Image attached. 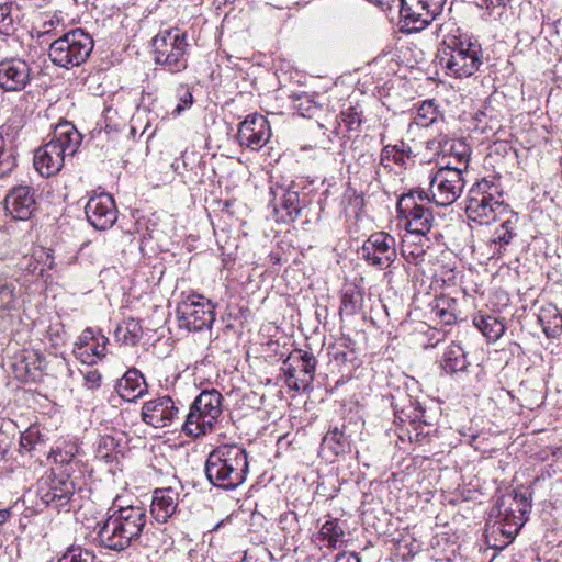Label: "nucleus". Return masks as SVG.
<instances>
[{"label":"nucleus","instance_id":"21","mask_svg":"<svg viewBox=\"0 0 562 562\" xmlns=\"http://www.w3.org/2000/svg\"><path fill=\"white\" fill-rule=\"evenodd\" d=\"M430 246L431 240L428 234L406 232L402 240L401 254L408 263L417 266L424 262Z\"/></svg>","mask_w":562,"mask_h":562},{"label":"nucleus","instance_id":"48","mask_svg":"<svg viewBox=\"0 0 562 562\" xmlns=\"http://www.w3.org/2000/svg\"><path fill=\"white\" fill-rule=\"evenodd\" d=\"M98 337V333L94 331L93 328H86L79 337L78 342H76V347L78 346H91V342L95 340Z\"/></svg>","mask_w":562,"mask_h":562},{"label":"nucleus","instance_id":"18","mask_svg":"<svg viewBox=\"0 0 562 562\" xmlns=\"http://www.w3.org/2000/svg\"><path fill=\"white\" fill-rule=\"evenodd\" d=\"M32 79V67L22 58L0 61V88L4 91H21Z\"/></svg>","mask_w":562,"mask_h":562},{"label":"nucleus","instance_id":"38","mask_svg":"<svg viewBox=\"0 0 562 562\" xmlns=\"http://www.w3.org/2000/svg\"><path fill=\"white\" fill-rule=\"evenodd\" d=\"M92 558V553L88 550H82L81 548H69L57 562H90Z\"/></svg>","mask_w":562,"mask_h":562},{"label":"nucleus","instance_id":"41","mask_svg":"<svg viewBox=\"0 0 562 562\" xmlns=\"http://www.w3.org/2000/svg\"><path fill=\"white\" fill-rule=\"evenodd\" d=\"M85 386L90 391H97L101 386L102 375L98 370L89 369L83 374Z\"/></svg>","mask_w":562,"mask_h":562},{"label":"nucleus","instance_id":"23","mask_svg":"<svg viewBox=\"0 0 562 562\" xmlns=\"http://www.w3.org/2000/svg\"><path fill=\"white\" fill-rule=\"evenodd\" d=\"M179 493L172 487L154 492L150 510L158 522H166L177 510Z\"/></svg>","mask_w":562,"mask_h":562},{"label":"nucleus","instance_id":"10","mask_svg":"<svg viewBox=\"0 0 562 562\" xmlns=\"http://www.w3.org/2000/svg\"><path fill=\"white\" fill-rule=\"evenodd\" d=\"M458 160L461 166L441 167L432 177L429 184L430 202L438 206H449L460 198L465 181L462 172L468 167L469 156L467 153H458Z\"/></svg>","mask_w":562,"mask_h":562},{"label":"nucleus","instance_id":"31","mask_svg":"<svg viewBox=\"0 0 562 562\" xmlns=\"http://www.w3.org/2000/svg\"><path fill=\"white\" fill-rule=\"evenodd\" d=\"M348 447L347 437L338 428L328 431L322 441V448L329 449L335 456L345 453Z\"/></svg>","mask_w":562,"mask_h":562},{"label":"nucleus","instance_id":"12","mask_svg":"<svg viewBox=\"0 0 562 562\" xmlns=\"http://www.w3.org/2000/svg\"><path fill=\"white\" fill-rule=\"evenodd\" d=\"M176 313L179 326L193 331L210 328L215 319L212 302L195 293L183 299L178 304Z\"/></svg>","mask_w":562,"mask_h":562},{"label":"nucleus","instance_id":"42","mask_svg":"<svg viewBox=\"0 0 562 562\" xmlns=\"http://www.w3.org/2000/svg\"><path fill=\"white\" fill-rule=\"evenodd\" d=\"M179 103L176 106L173 113L180 114L187 108H190L193 103V97L190 90L186 87H181L178 90Z\"/></svg>","mask_w":562,"mask_h":562},{"label":"nucleus","instance_id":"7","mask_svg":"<svg viewBox=\"0 0 562 562\" xmlns=\"http://www.w3.org/2000/svg\"><path fill=\"white\" fill-rule=\"evenodd\" d=\"M222 401L223 396L217 390L202 391L192 402L182 430L192 437L211 432L222 415Z\"/></svg>","mask_w":562,"mask_h":562},{"label":"nucleus","instance_id":"15","mask_svg":"<svg viewBox=\"0 0 562 562\" xmlns=\"http://www.w3.org/2000/svg\"><path fill=\"white\" fill-rule=\"evenodd\" d=\"M360 255L368 265L387 269L397 257L395 238L385 232L372 233L363 241Z\"/></svg>","mask_w":562,"mask_h":562},{"label":"nucleus","instance_id":"1","mask_svg":"<svg viewBox=\"0 0 562 562\" xmlns=\"http://www.w3.org/2000/svg\"><path fill=\"white\" fill-rule=\"evenodd\" d=\"M108 517L97 525V537L101 547L122 552L142 542L147 515L142 506H120L110 509Z\"/></svg>","mask_w":562,"mask_h":562},{"label":"nucleus","instance_id":"53","mask_svg":"<svg viewBox=\"0 0 562 562\" xmlns=\"http://www.w3.org/2000/svg\"><path fill=\"white\" fill-rule=\"evenodd\" d=\"M385 135H381V143H384Z\"/></svg>","mask_w":562,"mask_h":562},{"label":"nucleus","instance_id":"20","mask_svg":"<svg viewBox=\"0 0 562 562\" xmlns=\"http://www.w3.org/2000/svg\"><path fill=\"white\" fill-rule=\"evenodd\" d=\"M4 209L14 220H29L35 210L34 190L29 186H18L4 199Z\"/></svg>","mask_w":562,"mask_h":562},{"label":"nucleus","instance_id":"29","mask_svg":"<svg viewBox=\"0 0 562 562\" xmlns=\"http://www.w3.org/2000/svg\"><path fill=\"white\" fill-rule=\"evenodd\" d=\"M142 333L140 324L134 318L125 321L122 325L117 326L115 330L117 339H121L126 345L137 344Z\"/></svg>","mask_w":562,"mask_h":562},{"label":"nucleus","instance_id":"46","mask_svg":"<svg viewBox=\"0 0 562 562\" xmlns=\"http://www.w3.org/2000/svg\"><path fill=\"white\" fill-rule=\"evenodd\" d=\"M109 339L103 334L98 333V337L95 340L91 342V348L94 355H97L98 359H102L105 357L106 344Z\"/></svg>","mask_w":562,"mask_h":562},{"label":"nucleus","instance_id":"33","mask_svg":"<svg viewBox=\"0 0 562 562\" xmlns=\"http://www.w3.org/2000/svg\"><path fill=\"white\" fill-rule=\"evenodd\" d=\"M319 536L323 541H326L327 547L336 548V546L342 541L344 530L337 520H327L323 524Z\"/></svg>","mask_w":562,"mask_h":562},{"label":"nucleus","instance_id":"22","mask_svg":"<svg viewBox=\"0 0 562 562\" xmlns=\"http://www.w3.org/2000/svg\"><path fill=\"white\" fill-rule=\"evenodd\" d=\"M115 390L121 398L133 402L147 392V383L142 372L133 368L117 381Z\"/></svg>","mask_w":562,"mask_h":562},{"label":"nucleus","instance_id":"16","mask_svg":"<svg viewBox=\"0 0 562 562\" xmlns=\"http://www.w3.org/2000/svg\"><path fill=\"white\" fill-rule=\"evenodd\" d=\"M271 135V127L267 117L254 113L247 115L239 123L237 140L241 147L258 151L269 142Z\"/></svg>","mask_w":562,"mask_h":562},{"label":"nucleus","instance_id":"52","mask_svg":"<svg viewBox=\"0 0 562 562\" xmlns=\"http://www.w3.org/2000/svg\"><path fill=\"white\" fill-rule=\"evenodd\" d=\"M8 518H9V510L0 509V525H3Z\"/></svg>","mask_w":562,"mask_h":562},{"label":"nucleus","instance_id":"40","mask_svg":"<svg viewBox=\"0 0 562 562\" xmlns=\"http://www.w3.org/2000/svg\"><path fill=\"white\" fill-rule=\"evenodd\" d=\"M282 371L286 376L288 384L293 389L299 390L300 386L297 385L299 379L296 378V366L294 364V362H291L290 356L283 361Z\"/></svg>","mask_w":562,"mask_h":562},{"label":"nucleus","instance_id":"50","mask_svg":"<svg viewBox=\"0 0 562 562\" xmlns=\"http://www.w3.org/2000/svg\"><path fill=\"white\" fill-rule=\"evenodd\" d=\"M335 562H360V558L356 553H340Z\"/></svg>","mask_w":562,"mask_h":562},{"label":"nucleus","instance_id":"9","mask_svg":"<svg viewBox=\"0 0 562 562\" xmlns=\"http://www.w3.org/2000/svg\"><path fill=\"white\" fill-rule=\"evenodd\" d=\"M154 60L177 74L188 67L187 33L180 29L160 31L151 41Z\"/></svg>","mask_w":562,"mask_h":562},{"label":"nucleus","instance_id":"13","mask_svg":"<svg viewBox=\"0 0 562 562\" xmlns=\"http://www.w3.org/2000/svg\"><path fill=\"white\" fill-rule=\"evenodd\" d=\"M76 486L67 476H57L53 472L42 476L36 484V494L42 504L57 512H68Z\"/></svg>","mask_w":562,"mask_h":562},{"label":"nucleus","instance_id":"35","mask_svg":"<svg viewBox=\"0 0 562 562\" xmlns=\"http://www.w3.org/2000/svg\"><path fill=\"white\" fill-rule=\"evenodd\" d=\"M15 166L12 149L7 146L3 135L0 133V178L7 176Z\"/></svg>","mask_w":562,"mask_h":562},{"label":"nucleus","instance_id":"47","mask_svg":"<svg viewBox=\"0 0 562 562\" xmlns=\"http://www.w3.org/2000/svg\"><path fill=\"white\" fill-rule=\"evenodd\" d=\"M12 7L13 0H0V23L7 25L13 23V19L11 16Z\"/></svg>","mask_w":562,"mask_h":562},{"label":"nucleus","instance_id":"11","mask_svg":"<svg viewBox=\"0 0 562 562\" xmlns=\"http://www.w3.org/2000/svg\"><path fill=\"white\" fill-rule=\"evenodd\" d=\"M430 202L427 192L420 189L411 190L402 194L397 201V213L401 221L405 222L406 232L429 234L434 225V215L424 201Z\"/></svg>","mask_w":562,"mask_h":562},{"label":"nucleus","instance_id":"6","mask_svg":"<svg viewBox=\"0 0 562 562\" xmlns=\"http://www.w3.org/2000/svg\"><path fill=\"white\" fill-rule=\"evenodd\" d=\"M499 187L493 181L482 179L471 187L467 196L465 213L469 220L479 224L495 221L506 205Z\"/></svg>","mask_w":562,"mask_h":562},{"label":"nucleus","instance_id":"3","mask_svg":"<svg viewBox=\"0 0 562 562\" xmlns=\"http://www.w3.org/2000/svg\"><path fill=\"white\" fill-rule=\"evenodd\" d=\"M81 144V135L67 121L59 122L52 138L34 154V167L44 177L57 173L67 156H72Z\"/></svg>","mask_w":562,"mask_h":562},{"label":"nucleus","instance_id":"49","mask_svg":"<svg viewBox=\"0 0 562 562\" xmlns=\"http://www.w3.org/2000/svg\"><path fill=\"white\" fill-rule=\"evenodd\" d=\"M397 147L400 149V153H401V157L403 158V160L406 162V160L408 158H411L413 156V151H412V148L409 145H407L405 142L403 140H400L397 144Z\"/></svg>","mask_w":562,"mask_h":562},{"label":"nucleus","instance_id":"19","mask_svg":"<svg viewBox=\"0 0 562 562\" xmlns=\"http://www.w3.org/2000/svg\"><path fill=\"white\" fill-rule=\"evenodd\" d=\"M85 212L89 223L99 231L112 227L116 221L115 203L108 193L90 198L86 204Z\"/></svg>","mask_w":562,"mask_h":562},{"label":"nucleus","instance_id":"2","mask_svg":"<svg viewBox=\"0 0 562 562\" xmlns=\"http://www.w3.org/2000/svg\"><path fill=\"white\" fill-rule=\"evenodd\" d=\"M249 469L246 450L237 445H224L214 449L205 461L204 471L215 487L235 490L245 481Z\"/></svg>","mask_w":562,"mask_h":562},{"label":"nucleus","instance_id":"30","mask_svg":"<svg viewBox=\"0 0 562 562\" xmlns=\"http://www.w3.org/2000/svg\"><path fill=\"white\" fill-rule=\"evenodd\" d=\"M363 303V295L360 290L356 286L347 289L341 297V306L340 313H345L347 315L357 314Z\"/></svg>","mask_w":562,"mask_h":562},{"label":"nucleus","instance_id":"32","mask_svg":"<svg viewBox=\"0 0 562 562\" xmlns=\"http://www.w3.org/2000/svg\"><path fill=\"white\" fill-rule=\"evenodd\" d=\"M438 116L437 108L431 100L424 101L417 109V112L413 119V124L417 126L427 127L432 124Z\"/></svg>","mask_w":562,"mask_h":562},{"label":"nucleus","instance_id":"44","mask_svg":"<svg viewBox=\"0 0 562 562\" xmlns=\"http://www.w3.org/2000/svg\"><path fill=\"white\" fill-rule=\"evenodd\" d=\"M342 122L347 125L349 130H355L360 126L361 117L358 112H355L353 109H348L346 112H341Z\"/></svg>","mask_w":562,"mask_h":562},{"label":"nucleus","instance_id":"25","mask_svg":"<svg viewBox=\"0 0 562 562\" xmlns=\"http://www.w3.org/2000/svg\"><path fill=\"white\" fill-rule=\"evenodd\" d=\"M538 323L548 338H555L562 334V313L552 303L541 306Z\"/></svg>","mask_w":562,"mask_h":562},{"label":"nucleus","instance_id":"27","mask_svg":"<svg viewBox=\"0 0 562 562\" xmlns=\"http://www.w3.org/2000/svg\"><path fill=\"white\" fill-rule=\"evenodd\" d=\"M473 324L490 341L499 339L506 329L505 324L492 315H475Z\"/></svg>","mask_w":562,"mask_h":562},{"label":"nucleus","instance_id":"34","mask_svg":"<svg viewBox=\"0 0 562 562\" xmlns=\"http://www.w3.org/2000/svg\"><path fill=\"white\" fill-rule=\"evenodd\" d=\"M280 190L282 195L279 205L286 211L291 218H296L301 212L299 193L283 188H280Z\"/></svg>","mask_w":562,"mask_h":562},{"label":"nucleus","instance_id":"24","mask_svg":"<svg viewBox=\"0 0 562 562\" xmlns=\"http://www.w3.org/2000/svg\"><path fill=\"white\" fill-rule=\"evenodd\" d=\"M470 362L467 352L459 344L451 342L446 349L440 360V367L448 374H454L467 371Z\"/></svg>","mask_w":562,"mask_h":562},{"label":"nucleus","instance_id":"37","mask_svg":"<svg viewBox=\"0 0 562 562\" xmlns=\"http://www.w3.org/2000/svg\"><path fill=\"white\" fill-rule=\"evenodd\" d=\"M514 223L512 221H505L494 233V243L501 247L508 245L514 237Z\"/></svg>","mask_w":562,"mask_h":562},{"label":"nucleus","instance_id":"36","mask_svg":"<svg viewBox=\"0 0 562 562\" xmlns=\"http://www.w3.org/2000/svg\"><path fill=\"white\" fill-rule=\"evenodd\" d=\"M380 161L384 167H387V162L392 161L397 166H404L405 161L401 157L400 149L396 144L394 145H384L381 154H380Z\"/></svg>","mask_w":562,"mask_h":562},{"label":"nucleus","instance_id":"14","mask_svg":"<svg viewBox=\"0 0 562 562\" xmlns=\"http://www.w3.org/2000/svg\"><path fill=\"white\" fill-rule=\"evenodd\" d=\"M447 0H401L400 14L409 32H418L429 25L443 9Z\"/></svg>","mask_w":562,"mask_h":562},{"label":"nucleus","instance_id":"17","mask_svg":"<svg viewBox=\"0 0 562 562\" xmlns=\"http://www.w3.org/2000/svg\"><path fill=\"white\" fill-rule=\"evenodd\" d=\"M179 413L180 409L176 402L169 395H164L145 402L140 417L146 425L165 428L171 426L179 418Z\"/></svg>","mask_w":562,"mask_h":562},{"label":"nucleus","instance_id":"43","mask_svg":"<svg viewBox=\"0 0 562 562\" xmlns=\"http://www.w3.org/2000/svg\"><path fill=\"white\" fill-rule=\"evenodd\" d=\"M328 353L335 361L339 363L350 362L352 357V351L340 349L339 346H330Z\"/></svg>","mask_w":562,"mask_h":562},{"label":"nucleus","instance_id":"54","mask_svg":"<svg viewBox=\"0 0 562 562\" xmlns=\"http://www.w3.org/2000/svg\"><path fill=\"white\" fill-rule=\"evenodd\" d=\"M271 194L274 195L273 201H276V192L273 190H271Z\"/></svg>","mask_w":562,"mask_h":562},{"label":"nucleus","instance_id":"26","mask_svg":"<svg viewBox=\"0 0 562 562\" xmlns=\"http://www.w3.org/2000/svg\"><path fill=\"white\" fill-rule=\"evenodd\" d=\"M290 360L296 366L297 372L303 374V378L300 379L303 387L310 385L314 381L317 363L313 353L295 349L290 353Z\"/></svg>","mask_w":562,"mask_h":562},{"label":"nucleus","instance_id":"8","mask_svg":"<svg viewBox=\"0 0 562 562\" xmlns=\"http://www.w3.org/2000/svg\"><path fill=\"white\" fill-rule=\"evenodd\" d=\"M93 46L92 37L81 29H76L55 40L49 45L48 56L55 66L70 69L82 65Z\"/></svg>","mask_w":562,"mask_h":562},{"label":"nucleus","instance_id":"51","mask_svg":"<svg viewBox=\"0 0 562 562\" xmlns=\"http://www.w3.org/2000/svg\"><path fill=\"white\" fill-rule=\"evenodd\" d=\"M21 446L27 450L32 449L30 436H22Z\"/></svg>","mask_w":562,"mask_h":562},{"label":"nucleus","instance_id":"4","mask_svg":"<svg viewBox=\"0 0 562 562\" xmlns=\"http://www.w3.org/2000/svg\"><path fill=\"white\" fill-rule=\"evenodd\" d=\"M531 502L526 494H507L497 501L490 512L494 519L493 532H499L510 542L528 519Z\"/></svg>","mask_w":562,"mask_h":562},{"label":"nucleus","instance_id":"39","mask_svg":"<svg viewBox=\"0 0 562 562\" xmlns=\"http://www.w3.org/2000/svg\"><path fill=\"white\" fill-rule=\"evenodd\" d=\"M43 359L37 353L30 355L25 357V373L31 379H35L36 372L42 370Z\"/></svg>","mask_w":562,"mask_h":562},{"label":"nucleus","instance_id":"45","mask_svg":"<svg viewBox=\"0 0 562 562\" xmlns=\"http://www.w3.org/2000/svg\"><path fill=\"white\" fill-rule=\"evenodd\" d=\"M76 355H77L78 359H80L82 362L88 363V364H93V363H95L97 360H99L97 358V355H94V352L92 351L91 346L76 347Z\"/></svg>","mask_w":562,"mask_h":562},{"label":"nucleus","instance_id":"5","mask_svg":"<svg viewBox=\"0 0 562 562\" xmlns=\"http://www.w3.org/2000/svg\"><path fill=\"white\" fill-rule=\"evenodd\" d=\"M445 44L446 47L442 48L439 58L449 75L467 78L479 70L482 65V48L476 41L465 36H453Z\"/></svg>","mask_w":562,"mask_h":562},{"label":"nucleus","instance_id":"28","mask_svg":"<svg viewBox=\"0 0 562 562\" xmlns=\"http://www.w3.org/2000/svg\"><path fill=\"white\" fill-rule=\"evenodd\" d=\"M426 149L428 150V158L431 159L435 156L443 155L446 156L448 151H456L458 156L459 150H457V146L453 140H451L447 135L439 134L437 137L432 139H428L426 143ZM459 147H462L463 150L461 153H467L465 146L462 143L458 144Z\"/></svg>","mask_w":562,"mask_h":562}]
</instances>
